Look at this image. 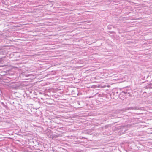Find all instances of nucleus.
Here are the masks:
<instances>
[{
	"label": "nucleus",
	"instance_id": "obj_5",
	"mask_svg": "<svg viewBox=\"0 0 152 152\" xmlns=\"http://www.w3.org/2000/svg\"><path fill=\"white\" fill-rule=\"evenodd\" d=\"M151 87V88H152V87Z\"/></svg>",
	"mask_w": 152,
	"mask_h": 152
},
{
	"label": "nucleus",
	"instance_id": "obj_4",
	"mask_svg": "<svg viewBox=\"0 0 152 152\" xmlns=\"http://www.w3.org/2000/svg\"><path fill=\"white\" fill-rule=\"evenodd\" d=\"M2 103V104H4V103H3V102H2V103Z\"/></svg>",
	"mask_w": 152,
	"mask_h": 152
},
{
	"label": "nucleus",
	"instance_id": "obj_3",
	"mask_svg": "<svg viewBox=\"0 0 152 152\" xmlns=\"http://www.w3.org/2000/svg\"><path fill=\"white\" fill-rule=\"evenodd\" d=\"M109 126H110L109 125H106L105 126H104L103 127V128H104L105 129H106L107 128H108Z\"/></svg>",
	"mask_w": 152,
	"mask_h": 152
},
{
	"label": "nucleus",
	"instance_id": "obj_2",
	"mask_svg": "<svg viewBox=\"0 0 152 152\" xmlns=\"http://www.w3.org/2000/svg\"><path fill=\"white\" fill-rule=\"evenodd\" d=\"M127 110H138L139 109V108H137L136 107H129L126 108Z\"/></svg>",
	"mask_w": 152,
	"mask_h": 152
},
{
	"label": "nucleus",
	"instance_id": "obj_1",
	"mask_svg": "<svg viewBox=\"0 0 152 152\" xmlns=\"http://www.w3.org/2000/svg\"><path fill=\"white\" fill-rule=\"evenodd\" d=\"M129 126V125H127L123 126H121L120 128L122 132V133H124L125 132L128 130V128Z\"/></svg>",
	"mask_w": 152,
	"mask_h": 152
}]
</instances>
